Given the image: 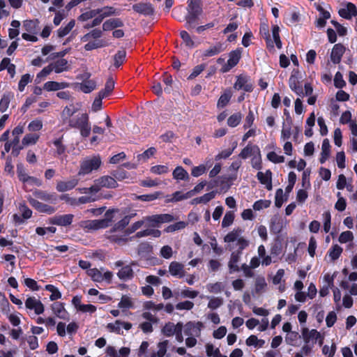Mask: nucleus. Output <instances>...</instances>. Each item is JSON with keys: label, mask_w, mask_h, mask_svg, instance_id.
Wrapping results in <instances>:
<instances>
[{"label": "nucleus", "mask_w": 357, "mask_h": 357, "mask_svg": "<svg viewBox=\"0 0 357 357\" xmlns=\"http://www.w3.org/2000/svg\"><path fill=\"white\" fill-rule=\"evenodd\" d=\"M144 220L149 226L157 227L162 223L172 222L174 220V218L170 214H160L146 217Z\"/></svg>", "instance_id": "nucleus-8"}, {"label": "nucleus", "mask_w": 357, "mask_h": 357, "mask_svg": "<svg viewBox=\"0 0 357 357\" xmlns=\"http://www.w3.org/2000/svg\"><path fill=\"white\" fill-rule=\"evenodd\" d=\"M169 272L172 276L178 278H181L185 276L183 265L177 261H172L170 263L169 266Z\"/></svg>", "instance_id": "nucleus-17"}, {"label": "nucleus", "mask_w": 357, "mask_h": 357, "mask_svg": "<svg viewBox=\"0 0 357 357\" xmlns=\"http://www.w3.org/2000/svg\"><path fill=\"white\" fill-rule=\"evenodd\" d=\"M272 173L270 170H266V172H259L257 174V177L259 182L265 185L268 190H271L272 188V179H271Z\"/></svg>", "instance_id": "nucleus-22"}, {"label": "nucleus", "mask_w": 357, "mask_h": 357, "mask_svg": "<svg viewBox=\"0 0 357 357\" xmlns=\"http://www.w3.org/2000/svg\"><path fill=\"white\" fill-rule=\"evenodd\" d=\"M192 196V191H189L185 194L177 191L174 192L172 196L167 197V202H176L183 199H187Z\"/></svg>", "instance_id": "nucleus-34"}, {"label": "nucleus", "mask_w": 357, "mask_h": 357, "mask_svg": "<svg viewBox=\"0 0 357 357\" xmlns=\"http://www.w3.org/2000/svg\"><path fill=\"white\" fill-rule=\"evenodd\" d=\"M132 217L130 216H126L123 218H122L120 221H119L114 227L112 230V234H116L118 236H121L122 234V231L130 222V219Z\"/></svg>", "instance_id": "nucleus-27"}, {"label": "nucleus", "mask_w": 357, "mask_h": 357, "mask_svg": "<svg viewBox=\"0 0 357 357\" xmlns=\"http://www.w3.org/2000/svg\"><path fill=\"white\" fill-rule=\"evenodd\" d=\"M40 138L38 133H27L26 134L22 140V144L23 146H28L36 144Z\"/></svg>", "instance_id": "nucleus-31"}, {"label": "nucleus", "mask_w": 357, "mask_h": 357, "mask_svg": "<svg viewBox=\"0 0 357 357\" xmlns=\"http://www.w3.org/2000/svg\"><path fill=\"white\" fill-rule=\"evenodd\" d=\"M96 10L97 17L93 20L91 25H87L86 26V28L96 26L99 25L105 17L119 14V11L112 6H104Z\"/></svg>", "instance_id": "nucleus-5"}, {"label": "nucleus", "mask_w": 357, "mask_h": 357, "mask_svg": "<svg viewBox=\"0 0 357 357\" xmlns=\"http://www.w3.org/2000/svg\"><path fill=\"white\" fill-rule=\"evenodd\" d=\"M301 335L296 331L287 333L285 336V342L287 344L294 347H298L300 344Z\"/></svg>", "instance_id": "nucleus-37"}, {"label": "nucleus", "mask_w": 357, "mask_h": 357, "mask_svg": "<svg viewBox=\"0 0 357 357\" xmlns=\"http://www.w3.org/2000/svg\"><path fill=\"white\" fill-rule=\"evenodd\" d=\"M30 204L34 207L36 209H37L39 212L42 213H46L48 214H52L55 211V209L54 207L43 204L40 202H38L37 199L33 197H30L29 199Z\"/></svg>", "instance_id": "nucleus-16"}, {"label": "nucleus", "mask_w": 357, "mask_h": 357, "mask_svg": "<svg viewBox=\"0 0 357 357\" xmlns=\"http://www.w3.org/2000/svg\"><path fill=\"white\" fill-rule=\"evenodd\" d=\"M265 344V341L261 339H258L255 335H250L246 340V344L248 346H253L255 347L261 348L263 347Z\"/></svg>", "instance_id": "nucleus-51"}, {"label": "nucleus", "mask_w": 357, "mask_h": 357, "mask_svg": "<svg viewBox=\"0 0 357 357\" xmlns=\"http://www.w3.org/2000/svg\"><path fill=\"white\" fill-rule=\"evenodd\" d=\"M52 143L55 147L56 153L58 155H61L64 154V153L66 152V147L63 144L62 137L54 139L52 142Z\"/></svg>", "instance_id": "nucleus-54"}, {"label": "nucleus", "mask_w": 357, "mask_h": 357, "mask_svg": "<svg viewBox=\"0 0 357 357\" xmlns=\"http://www.w3.org/2000/svg\"><path fill=\"white\" fill-rule=\"evenodd\" d=\"M45 289L51 292L50 299L52 301L56 300L61 298V294L56 287L52 284L45 286Z\"/></svg>", "instance_id": "nucleus-62"}, {"label": "nucleus", "mask_w": 357, "mask_h": 357, "mask_svg": "<svg viewBox=\"0 0 357 357\" xmlns=\"http://www.w3.org/2000/svg\"><path fill=\"white\" fill-rule=\"evenodd\" d=\"M132 9L137 13L144 15H150L153 12L152 6L148 3H139L135 4L132 6Z\"/></svg>", "instance_id": "nucleus-30"}, {"label": "nucleus", "mask_w": 357, "mask_h": 357, "mask_svg": "<svg viewBox=\"0 0 357 357\" xmlns=\"http://www.w3.org/2000/svg\"><path fill=\"white\" fill-rule=\"evenodd\" d=\"M242 229L240 228L234 229L229 232L224 238V241L228 243L229 250L234 249L232 243H236L238 248L237 250L233 251L231 254L228 267L230 273L237 272L239 271L238 263L241 259L242 251L250 245V241L242 236Z\"/></svg>", "instance_id": "nucleus-1"}, {"label": "nucleus", "mask_w": 357, "mask_h": 357, "mask_svg": "<svg viewBox=\"0 0 357 357\" xmlns=\"http://www.w3.org/2000/svg\"><path fill=\"white\" fill-rule=\"evenodd\" d=\"M208 166L206 165H200L197 167H194L192 169L191 174L195 177H198L204 174L207 170Z\"/></svg>", "instance_id": "nucleus-64"}, {"label": "nucleus", "mask_w": 357, "mask_h": 357, "mask_svg": "<svg viewBox=\"0 0 357 357\" xmlns=\"http://www.w3.org/2000/svg\"><path fill=\"white\" fill-rule=\"evenodd\" d=\"M123 26V22L119 18H112L106 20L102 24V29L104 31H110L114 29L121 27Z\"/></svg>", "instance_id": "nucleus-29"}, {"label": "nucleus", "mask_w": 357, "mask_h": 357, "mask_svg": "<svg viewBox=\"0 0 357 357\" xmlns=\"http://www.w3.org/2000/svg\"><path fill=\"white\" fill-rule=\"evenodd\" d=\"M331 153V145L328 139H324L321 144V158L319 159L321 164L324 163L329 158Z\"/></svg>", "instance_id": "nucleus-33"}, {"label": "nucleus", "mask_w": 357, "mask_h": 357, "mask_svg": "<svg viewBox=\"0 0 357 357\" xmlns=\"http://www.w3.org/2000/svg\"><path fill=\"white\" fill-rule=\"evenodd\" d=\"M69 86V84L67 82H58L54 81H49L45 83L43 88L47 91H56L61 89H64Z\"/></svg>", "instance_id": "nucleus-23"}, {"label": "nucleus", "mask_w": 357, "mask_h": 357, "mask_svg": "<svg viewBox=\"0 0 357 357\" xmlns=\"http://www.w3.org/2000/svg\"><path fill=\"white\" fill-rule=\"evenodd\" d=\"M117 275L120 280L126 281L133 278V270L130 266H123L118 272Z\"/></svg>", "instance_id": "nucleus-32"}, {"label": "nucleus", "mask_w": 357, "mask_h": 357, "mask_svg": "<svg viewBox=\"0 0 357 357\" xmlns=\"http://www.w3.org/2000/svg\"><path fill=\"white\" fill-rule=\"evenodd\" d=\"M181 326L180 323H178L176 325H174L173 323H168L163 327L162 330V333L167 337L172 336L176 331H179Z\"/></svg>", "instance_id": "nucleus-39"}, {"label": "nucleus", "mask_w": 357, "mask_h": 357, "mask_svg": "<svg viewBox=\"0 0 357 357\" xmlns=\"http://www.w3.org/2000/svg\"><path fill=\"white\" fill-rule=\"evenodd\" d=\"M232 96V92L230 89H227L224 91V93L219 98L217 107L218 108L225 107L229 102Z\"/></svg>", "instance_id": "nucleus-41"}, {"label": "nucleus", "mask_w": 357, "mask_h": 357, "mask_svg": "<svg viewBox=\"0 0 357 357\" xmlns=\"http://www.w3.org/2000/svg\"><path fill=\"white\" fill-rule=\"evenodd\" d=\"M340 286L343 289L348 290L350 294L357 295V283H349V281L344 280L341 282Z\"/></svg>", "instance_id": "nucleus-55"}, {"label": "nucleus", "mask_w": 357, "mask_h": 357, "mask_svg": "<svg viewBox=\"0 0 357 357\" xmlns=\"http://www.w3.org/2000/svg\"><path fill=\"white\" fill-rule=\"evenodd\" d=\"M80 194H89V196L96 197V194L99 192L98 186L94 181L90 188H79L77 189Z\"/></svg>", "instance_id": "nucleus-52"}, {"label": "nucleus", "mask_w": 357, "mask_h": 357, "mask_svg": "<svg viewBox=\"0 0 357 357\" xmlns=\"http://www.w3.org/2000/svg\"><path fill=\"white\" fill-rule=\"evenodd\" d=\"M289 85L290 89L294 91L298 96H302L303 95V89L299 85V82L296 76L291 75L289 77Z\"/></svg>", "instance_id": "nucleus-38"}, {"label": "nucleus", "mask_w": 357, "mask_h": 357, "mask_svg": "<svg viewBox=\"0 0 357 357\" xmlns=\"http://www.w3.org/2000/svg\"><path fill=\"white\" fill-rule=\"evenodd\" d=\"M206 352L208 357H221L222 356L219 349L215 348L211 344H207L206 345Z\"/></svg>", "instance_id": "nucleus-56"}, {"label": "nucleus", "mask_w": 357, "mask_h": 357, "mask_svg": "<svg viewBox=\"0 0 357 357\" xmlns=\"http://www.w3.org/2000/svg\"><path fill=\"white\" fill-rule=\"evenodd\" d=\"M107 44L102 40H96L93 41H89L84 45V49L86 51H91L92 50L100 48L107 46Z\"/></svg>", "instance_id": "nucleus-46"}, {"label": "nucleus", "mask_w": 357, "mask_h": 357, "mask_svg": "<svg viewBox=\"0 0 357 357\" xmlns=\"http://www.w3.org/2000/svg\"><path fill=\"white\" fill-rule=\"evenodd\" d=\"M271 202L267 199H260L253 204V209L255 211H261L270 206Z\"/></svg>", "instance_id": "nucleus-58"}, {"label": "nucleus", "mask_w": 357, "mask_h": 357, "mask_svg": "<svg viewBox=\"0 0 357 357\" xmlns=\"http://www.w3.org/2000/svg\"><path fill=\"white\" fill-rule=\"evenodd\" d=\"M188 9L195 15H199L202 13L200 0H188Z\"/></svg>", "instance_id": "nucleus-44"}, {"label": "nucleus", "mask_w": 357, "mask_h": 357, "mask_svg": "<svg viewBox=\"0 0 357 357\" xmlns=\"http://www.w3.org/2000/svg\"><path fill=\"white\" fill-rule=\"evenodd\" d=\"M35 199H39L45 202L54 203L56 201V195L54 194H49L46 192L41 190H36L33 192Z\"/></svg>", "instance_id": "nucleus-36"}, {"label": "nucleus", "mask_w": 357, "mask_h": 357, "mask_svg": "<svg viewBox=\"0 0 357 357\" xmlns=\"http://www.w3.org/2000/svg\"><path fill=\"white\" fill-rule=\"evenodd\" d=\"M344 52V47L340 44H336L334 45L331 55V61L335 63H338L342 58Z\"/></svg>", "instance_id": "nucleus-26"}, {"label": "nucleus", "mask_w": 357, "mask_h": 357, "mask_svg": "<svg viewBox=\"0 0 357 357\" xmlns=\"http://www.w3.org/2000/svg\"><path fill=\"white\" fill-rule=\"evenodd\" d=\"M73 218L72 214L56 215L51 219V222L59 226H68L72 223Z\"/></svg>", "instance_id": "nucleus-18"}, {"label": "nucleus", "mask_w": 357, "mask_h": 357, "mask_svg": "<svg viewBox=\"0 0 357 357\" xmlns=\"http://www.w3.org/2000/svg\"><path fill=\"white\" fill-rule=\"evenodd\" d=\"M13 96L11 93H6L3 94L0 100V111L1 112H4L7 110Z\"/></svg>", "instance_id": "nucleus-48"}, {"label": "nucleus", "mask_w": 357, "mask_h": 357, "mask_svg": "<svg viewBox=\"0 0 357 357\" xmlns=\"http://www.w3.org/2000/svg\"><path fill=\"white\" fill-rule=\"evenodd\" d=\"M241 58V52L235 50L229 54L227 63L224 65L221 69L223 73L228 72L230 69L234 67L239 61Z\"/></svg>", "instance_id": "nucleus-15"}, {"label": "nucleus", "mask_w": 357, "mask_h": 357, "mask_svg": "<svg viewBox=\"0 0 357 357\" xmlns=\"http://www.w3.org/2000/svg\"><path fill=\"white\" fill-rule=\"evenodd\" d=\"M32 81V76L30 74H24L22 76L19 84H18V89L20 91L22 92L25 86Z\"/></svg>", "instance_id": "nucleus-57"}, {"label": "nucleus", "mask_w": 357, "mask_h": 357, "mask_svg": "<svg viewBox=\"0 0 357 357\" xmlns=\"http://www.w3.org/2000/svg\"><path fill=\"white\" fill-rule=\"evenodd\" d=\"M99 191L102 188H114L117 186L116 181L112 176H103L95 180Z\"/></svg>", "instance_id": "nucleus-12"}, {"label": "nucleus", "mask_w": 357, "mask_h": 357, "mask_svg": "<svg viewBox=\"0 0 357 357\" xmlns=\"http://www.w3.org/2000/svg\"><path fill=\"white\" fill-rule=\"evenodd\" d=\"M168 340H164L158 344V351L156 352H153L150 357H164L166 354L167 346H168Z\"/></svg>", "instance_id": "nucleus-42"}, {"label": "nucleus", "mask_w": 357, "mask_h": 357, "mask_svg": "<svg viewBox=\"0 0 357 357\" xmlns=\"http://www.w3.org/2000/svg\"><path fill=\"white\" fill-rule=\"evenodd\" d=\"M107 328L111 332L123 333V330H129L131 328V324L116 321L114 323L108 324Z\"/></svg>", "instance_id": "nucleus-20"}, {"label": "nucleus", "mask_w": 357, "mask_h": 357, "mask_svg": "<svg viewBox=\"0 0 357 357\" xmlns=\"http://www.w3.org/2000/svg\"><path fill=\"white\" fill-rule=\"evenodd\" d=\"M252 156L251 164L252 167L260 169L261 168V158L259 149H255V153Z\"/></svg>", "instance_id": "nucleus-50"}, {"label": "nucleus", "mask_w": 357, "mask_h": 357, "mask_svg": "<svg viewBox=\"0 0 357 357\" xmlns=\"http://www.w3.org/2000/svg\"><path fill=\"white\" fill-rule=\"evenodd\" d=\"M56 229L54 227H37L36 229V232L39 236L53 234L56 232Z\"/></svg>", "instance_id": "nucleus-63"}, {"label": "nucleus", "mask_w": 357, "mask_h": 357, "mask_svg": "<svg viewBox=\"0 0 357 357\" xmlns=\"http://www.w3.org/2000/svg\"><path fill=\"white\" fill-rule=\"evenodd\" d=\"M51 65L56 73H61L64 71H68L70 69L67 60L64 59H60L55 62L52 63Z\"/></svg>", "instance_id": "nucleus-28"}, {"label": "nucleus", "mask_w": 357, "mask_h": 357, "mask_svg": "<svg viewBox=\"0 0 357 357\" xmlns=\"http://www.w3.org/2000/svg\"><path fill=\"white\" fill-rule=\"evenodd\" d=\"M203 325L201 322H189L184 326V333L188 336H195L199 335Z\"/></svg>", "instance_id": "nucleus-14"}, {"label": "nucleus", "mask_w": 357, "mask_h": 357, "mask_svg": "<svg viewBox=\"0 0 357 357\" xmlns=\"http://www.w3.org/2000/svg\"><path fill=\"white\" fill-rule=\"evenodd\" d=\"M69 124L73 128H78L82 137H86L90 135L91 127L87 114L82 113L77 114L75 118L70 120Z\"/></svg>", "instance_id": "nucleus-4"}, {"label": "nucleus", "mask_w": 357, "mask_h": 357, "mask_svg": "<svg viewBox=\"0 0 357 357\" xmlns=\"http://www.w3.org/2000/svg\"><path fill=\"white\" fill-rule=\"evenodd\" d=\"M88 275L94 281L97 282H102L105 281L108 283L111 282L113 274L111 271H105L102 273L101 270L98 268H91L87 271Z\"/></svg>", "instance_id": "nucleus-7"}, {"label": "nucleus", "mask_w": 357, "mask_h": 357, "mask_svg": "<svg viewBox=\"0 0 357 357\" xmlns=\"http://www.w3.org/2000/svg\"><path fill=\"white\" fill-rule=\"evenodd\" d=\"M301 334L304 342V344L302 347V352L304 353L305 356H308L312 353V349L317 342H319L320 346L323 344L324 337L317 330H309L305 328H303Z\"/></svg>", "instance_id": "nucleus-2"}, {"label": "nucleus", "mask_w": 357, "mask_h": 357, "mask_svg": "<svg viewBox=\"0 0 357 357\" xmlns=\"http://www.w3.org/2000/svg\"><path fill=\"white\" fill-rule=\"evenodd\" d=\"M354 239V236L353 232L351 231H342L338 237L339 243L341 244H346L348 249H350L353 246Z\"/></svg>", "instance_id": "nucleus-21"}, {"label": "nucleus", "mask_w": 357, "mask_h": 357, "mask_svg": "<svg viewBox=\"0 0 357 357\" xmlns=\"http://www.w3.org/2000/svg\"><path fill=\"white\" fill-rule=\"evenodd\" d=\"M101 164L102 161L99 155H92L84 158L80 162L77 176L81 177L91 173L93 171L98 170Z\"/></svg>", "instance_id": "nucleus-3"}, {"label": "nucleus", "mask_w": 357, "mask_h": 357, "mask_svg": "<svg viewBox=\"0 0 357 357\" xmlns=\"http://www.w3.org/2000/svg\"><path fill=\"white\" fill-rule=\"evenodd\" d=\"M25 306L29 310H33L35 312H43L44 305L39 298L34 296H29L25 301Z\"/></svg>", "instance_id": "nucleus-11"}, {"label": "nucleus", "mask_w": 357, "mask_h": 357, "mask_svg": "<svg viewBox=\"0 0 357 357\" xmlns=\"http://www.w3.org/2000/svg\"><path fill=\"white\" fill-rule=\"evenodd\" d=\"M234 220V213L232 211H227L222 221V227H228L232 225Z\"/></svg>", "instance_id": "nucleus-60"}, {"label": "nucleus", "mask_w": 357, "mask_h": 357, "mask_svg": "<svg viewBox=\"0 0 357 357\" xmlns=\"http://www.w3.org/2000/svg\"><path fill=\"white\" fill-rule=\"evenodd\" d=\"M79 178L77 177H73L65 181H59L56 188L59 192H66L75 188L79 183Z\"/></svg>", "instance_id": "nucleus-10"}, {"label": "nucleus", "mask_w": 357, "mask_h": 357, "mask_svg": "<svg viewBox=\"0 0 357 357\" xmlns=\"http://www.w3.org/2000/svg\"><path fill=\"white\" fill-rule=\"evenodd\" d=\"M118 307L123 310H128L134 307V302L131 297L127 295H124L121 297Z\"/></svg>", "instance_id": "nucleus-40"}, {"label": "nucleus", "mask_w": 357, "mask_h": 357, "mask_svg": "<svg viewBox=\"0 0 357 357\" xmlns=\"http://www.w3.org/2000/svg\"><path fill=\"white\" fill-rule=\"evenodd\" d=\"M150 172L156 175H162L167 174L169 172V167L167 164L166 165H158L151 167Z\"/></svg>", "instance_id": "nucleus-47"}, {"label": "nucleus", "mask_w": 357, "mask_h": 357, "mask_svg": "<svg viewBox=\"0 0 357 357\" xmlns=\"http://www.w3.org/2000/svg\"><path fill=\"white\" fill-rule=\"evenodd\" d=\"M222 51L223 46L221 43H218L211 45L208 48L205 50L203 52V56L205 57H211L220 53Z\"/></svg>", "instance_id": "nucleus-35"}, {"label": "nucleus", "mask_w": 357, "mask_h": 357, "mask_svg": "<svg viewBox=\"0 0 357 357\" xmlns=\"http://www.w3.org/2000/svg\"><path fill=\"white\" fill-rule=\"evenodd\" d=\"M75 88L85 93H89L96 88V82L93 80H87L77 84Z\"/></svg>", "instance_id": "nucleus-24"}, {"label": "nucleus", "mask_w": 357, "mask_h": 357, "mask_svg": "<svg viewBox=\"0 0 357 357\" xmlns=\"http://www.w3.org/2000/svg\"><path fill=\"white\" fill-rule=\"evenodd\" d=\"M243 115L241 112H236L231 115L227 119V125L229 127H236L241 121Z\"/></svg>", "instance_id": "nucleus-49"}, {"label": "nucleus", "mask_w": 357, "mask_h": 357, "mask_svg": "<svg viewBox=\"0 0 357 357\" xmlns=\"http://www.w3.org/2000/svg\"><path fill=\"white\" fill-rule=\"evenodd\" d=\"M145 223L144 219L137 221L133 223L130 227L122 232V234L119 236L116 234H112L109 236V238L112 241L117 243L119 244L125 243L128 241V236L134 233L136 230L139 229Z\"/></svg>", "instance_id": "nucleus-6"}, {"label": "nucleus", "mask_w": 357, "mask_h": 357, "mask_svg": "<svg viewBox=\"0 0 357 357\" xmlns=\"http://www.w3.org/2000/svg\"><path fill=\"white\" fill-rule=\"evenodd\" d=\"M72 303L75 305L77 311H80L82 312H93L96 310V308L94 305H82L81 303V297L77 296L73 297Z\"/></svg>", "instance_id": "nucleus-19"}, {"label": "nucleus", "mask_w": 357, "mask_h": 357, "mask_svg": "<svg viewBox=\"0 0 357 357\" xmlns=\"http://www.w3.org/2000/svg\"><path fill=\"white\" fill-rule=\"evenodd\" d=\"M146 318L149 320V321H145L140 324V327L144 333H150L152 331V324L157 321L156 319L152 314H146Z\"/></svg>", "instance_id": "nucleus-43"}, {"label": "nucleus", "mask_w": 357, "mask_h": 357, "mask_svg": "<svg viewBox=\"0 0 357 357\" xmlns=\"http://www.w3.org/2000/svg\"><path fill=\"white\" fill-rule=\"evenodd\" d=\"M79 225L84 229L96 230L107 227L108 226V220L106 219L84 220L82 221Z\"/></svg>", "instance_id": "nucleus-9"}, {"label": "nucleus", "mask_w": 357, "mask_h": 357, "mask_svg": "<svg viewBox=\"0 0 357 357\" xmlns=\"http://www.w3.org/2000/svg\"><path fill=\"white\" fill-rule=\"evenodd\" d=\"M126 56V52L125 50H119L117 53L114 56V66L115 68H119L123 63L125 58Z\"/></svg>", "instance_id": "nucleus-53"}, {"label": "nucleus", "mask_w": 357, "mask_h": 357, "mask_svg": "<svg viewBox=\"0 0 357 357\" xmlns=\"http://www.w3.org/2000/svg\"><path fill=\"white\" fill-rule=\"evenodd\" d=\"M343 249L337 244L333 245L327 252L326 259L328 258L330 261H334L341 255Z\"/></svg>", "instance_id": "nucleus-25"}, {"label": "nucleus", "mask_w": 357, "mask_h": 357, "mask_svg": "<svg viewBox=\"0 0 357 357\" xmlns=\"http://www.w3.org/2000/svg\"><path fill=\"white\" fill-rule=\"evenodd\" d=\"M338 13L342 17L349 20L357 15V8L352 3H347L342 6Z\"/></svg>", "instance_id": "nucleus-13"}, {"label": "nucleus", "mask_w": 357, "mask_h": 357, "mask_svg": "<svg viewBox=\"0 0 357 357\" xmlns=\"http://www.w3.org/2000/svg\"><path fill=\"white\" fill-rule=\"evenodd\" d=\"M255 149H259L258 146H247L245 147L239 154V156L243 159H246L250 156H252L255 153Z\"/></svg>", "instance_id": "nucleus-61"}, {"label": "nucleus", "mask_w": 357, "mask_h": 357, "mask_svg": "<svg viewBox=\"0 0 357 357\" xmlns=\"http://www.w3.org/2000/svg\"><path fill=\"white\" fill-rule=\"evenodd\" d=\"M173 177L176 180H186L188 178V173L182 167L178 166L172 173Z\"/></svg>", "instance_id": "nucleus-45"}, {"label": "nucleus", "mask_w": 357, "mask_h": 357, "mask_svg": "<svg viewBox=\"0 0 357 357\" xmlns=\"http://www.w3.org/2000/svg\"><path fill=\"white\" fill-rule=\"evenodd\" d=\"M43 122L40 119H35L31 121L28 125V130L29 132H37L43 128Z\"/></svg>", "instance_id": "nucleus-59"}]
</instances>
